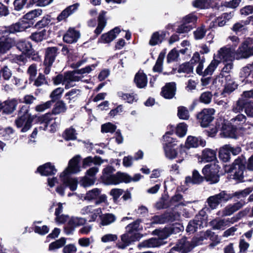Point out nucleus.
Returning a JSON list of instances; mask_svg holds the SVG:
<instances>
[{"mask_svg": "<svg viewBox=\"0 0 253 253\" xmlns=\"http://www.w3.org/2000/svg\"><path fill=\"white\" fill-rule=\"evenodd\" d=\"M235 59H236V51L234 48L228 45L220 48L214 54L213 59L207 68L206 74H212L220 62H232Z\"/></svg>", "mask_w": 253, "mask_h": 253, "instance_id": "obj_2", "label": "nucleus"}, {"mask_svg": "<svg viewBox=\"0 0 253 253\" xmlns=\"http://www.w3.org/2000/svg\"><path fill=\"white\" fill-rule=\"evenodd\" d=\"M205 62V58L204 56L202 57L201 61L198 63V65L196 68V72L200 75H203V76H206L208 75H211L212 74H206V71L207 68L203 71L204 68V64Z\"/></svg>", "mask_w": 253, "mask_h": 253, "instance_id": "obj_62", "label": "nucleus"}, {"mask_svg": "<svg viewBox=\"0 0 253 253\" xmlns=\"http://www.w3.org/2000/svg\"><path fill=\"white\" fill-rule=\"evenodd\" d=\"M81 156L77 155L73 157L69 162L68 168L60 175L61 181L68 186L71 191H75L77 188L78 181L75 178L70 176L71 173H76L79 172L80 167L79 162Z\"/></svg>", "mask_w": 253, "mask_h": 253, "instance_id": "obj_1", "label": "nucleus"}, {"mask_svg": "<svg viewBox=\"0 0 253 253\" xmlns=\"http://www.w3.org/2000/svg\"><path fill=\"white\" fill-rule=\"evenodd\" d=\"M17 46L24 54H30L33 50L31 43L26 40H21L18 42L17 43Z\"/></svg>", "mask_w": 253, "mask_h": 253, "instance_id": "obj_32", "label": "nucleus"}, {"mask_svg": "<svg viewBox=\"0 0 253 253\" xmlns=\"http://www.w3.org/2000/svg\"><path fill=\"white\" fill-rule=\"evenodd\" d=\"M253 55V39L244 40L236 50V59H246Z\"/></svg>", "mask_w": 253, "mask_h": 253, "instance_id": "obj_5", "label": "nucleus"}, {"mask_svg": "<svg viewBox=\"0 0 253 253\" xmlns=\"http://www.w3.org/2000/svg\"><path fill=\"white\" fill-rule=\"evenodd\" d=\"M86 220L82 217H73L69 220V225L73 228L83 225L86 222Z\"/></svg>", "mask_w": 253, "mask_h": 253, "instance_id": "obj_47", "label": "nucleus"}, {"mask_svg": "<svg viewBox=\"0 0 253 253\" xmlns=\"http://www.w3.org/2000/svg\"><path fill=\"white\" fill-rule=\"evenodd\" d=\"M17 103V101L15 99H8L3 102H0L1 111L5 114H10L15 110Z\"/></svg>", "mask_w": 253, "mask_h": 253, "instance_id": "obj_19", "label": "nucleus"}, {"mask_svg": "<svg viewBox=\"0 0 253 253\" xmlns=\"http://www.w3.org/2000/svg\"><path fill=\"white\" fill-rule=\"evenodd\" d=\"M102 203H104L106 206L109 205L107 197L105 194H101L95 201L94 205L86 206L83 208L81 210V213L82 215H87L89 222L95 221L97 217L100 216L102 213V209L97 207V206Z\"/></svg>", "mask_w": 253, "mask_h": 253, "instance_id": "obj_3", "label": "nucleus"}, {"mask_svg": "<svg viewBox=\"0 0 253 253\" xmlns=\"http://www.w3.org/2000/svg\"><path fill=\"white\" fill-rule=\"evenodd\" d=\"M230 152L228 149L227 145H225L220 149L219 152V157L220 159H221L223 162H228L230 159Z\"/></svg>", "mask_w": 253, "mask_h": 253, "instance_id": "obj_44", "label": "nucleus"}, {"mask_svg": "<svg viewBox=\"0 0 253 253\" xmlns=\"http://www.w3.org/2000/svg\"><path fill=\"white\" fill-rule=\"evenodd\" d=\"M166 36L164 31L155 32L152 35L149 43L151 46H155L161 43Z\"/></svg>", "mask_w": 253, "mask_h": 253, "instance_id": "obj_30", "label": "nucleus"}, {"mask_svg": "<svg viewBox=\"0 0 253 253\" xmlns=\"http://www.w3.org/2000/svg\"><path fill=\"white\" fill-rule=\"evenodd\" d=\"M246 121V116L243 114H239L230 120V124L237 127L245 124Z\"/></svg>", "mask_w": 253, "mask_h": 253, "instance_id": "obj_45", "label": "nucleus"}, {"mask_svg": "<svg viewBox=\"0 0 253 253\" xmlns=\"http://www.w3.org/2000/svg\"><path fill=\"white\" fill-rule=\"evenodd\" d=\"M105 12L102 11L99 15L98 26L95 30V33L97 35L100 34L106 26V22L105 19Z\"/></svg>", "mask_w": 253, "mask_h": 253, "instance_id": "obj_40", "label": "nucleus"}, {"mask_svg": "<svg viewBox=\"0 0 253 253\" xmlns=\"http://www.w3.org/2000/svg\"><path fill=\"white\" fill-rule=\"evenodd\" d=\"M239 103H244L246 105L253 103V90L244 91L239 99Z\"/></svg>", "mask_w": 253, "mask_h": 253, "instance_id": "obj_38", "label": "nucleus"}, {"mask_svg": "<svg viewBox=\"0 0 253 253\" xmlns=\"http://www.w3.org/2000/svg\"><path fill=\"white\" fill-rule=\"evenodd\" d=\"M134 82L136 86L140 88L145 87L147 84L146 75L142 71H139L135 75Z\"/></svg>", "mask_w": 253, "mask_h": 253, "instance_id": "obj_28", "label": "nucleus"}, {"mask_svg": "<svg viewBox=\"0 0 253 253\" xmlns=\"http://www.w3.org/2000/svg\"><path fill=\"white\" fill-rule=\"evenodd\" d=\"M187 131V126L184 123L179 124L176 128V133L179 137H183Z\"/></svg>", "mask_w": 253, "mask_h": 253, "instance_id": "obj_55", "label": "nucleus"}, {"mask_svg": "<svg viewBox=\"0 0 253 253\" xmlns=\"http://www.w3.org/2000/svg\"><path fill=\"white\" fill-rule=\"evenodd\" d=\"M165 56L163 52H161L156 61V63L153 68V70L155 72H161L162 70L163 63Z\"/></svg>", "mask_w": 253, "mask_h": 253, "instance_id": "obj_52", "label": "nucleus"}, {"mask_svg": "<svg viewBox=\"0 0 253 253\" xmlns=\"http://www.w3.org/2000/svg\"><path fill=\"white\" fill-rule=\"evenodd\" d=\"M79 6V3H75L71 5L64 9L57 17L58 21H61L66 19L71 14L76 11Z\"/></svg>", "mask_w": 253, "mask_h": 253, "instance_id": "obj_29", "label": "nucleus"}, {"mask_svg": "<svg viewBox=\"0 0 253 253\" xmlns=\"http://www.w3.org/2000/svg\"><path fill=\"white\" fill-rule=\"evenodd\" d=\"M39 121L44 126L43 130L55 132L60 123V120L51 114H45L39 118Z\"/></svg>", "mask_w": 253, "mask_h": 253, "instance_id": "obj_8", "label": "nucleus"}, {"mask_svg": "<svg viewBox=\"0 0 253 253\" xmlns=\"http://www.w3.org/2000/svg\"><path fill=\"white\" fill-rule=\"evenodd\" d=\"M219 167L215 164L207 165L203 169L202 172L205 178L211 183H215L219 181Z\"/></svg>", "mask_w": 253, "mask_h": 253, "instance_id": "obj_11", "label": "nucleus"}, {"mask_svg": "<svg viewBox=\"0 0 253 253\" xmlns=\"http://www.w3.org/2000/svg\"><path fill=\"white\" fill-rule=\"evenodd\" d=\"M231 198V196L225 191H222L217 194L209 197L207 202L208 206L211 210H214L216 209L221 202H226Z\"/></svg>", "mask_w": 253, "mask_h": 253, "instance_id": "obj_10", "label": "nucleus"}, {"mask_svg": "<svg viewBox=\"0 0 253 253\" xmlns=\"http://www.w3.org/2000/svg\"><path fill=\"white\" fill-rule=\"evenodd\" d=\"M114 171V169L111 166H108L103 169L101 178L105 184L116 185L118 184L117 173L113 174Z\"/></svg>", "mask_w": 253, "mask_h": 253, "instance_id": "obj_14", "label": "nucleus"}, {"mask_svg": "<svg viewBox=\"0 0 253 253\" xmlns=\"http://www.w3.org/2000/svg\"><path fill=\"white\" fill-rule=\"evenodd\" d=\"M80 33L74 29L70 28L63 37L65 42L72 43L76 42L80 38Z\"/></svg>", "mask_w": 253, "mask_h": 253, "instance_id": "obj_24", "label": "nucleus"}, {"mask_svg": "<svg viewBox=\"0 0 253 253\" xmlns=\"http://www.w3.org/2000/svg\"><path fill=\"white\" fill-rule=\"evenodd\" d=\"M158 233V237L152 238L143 241L138 245L139 248H155L163 244V240L166 239L169 236V233L165 230L161 231L156 230Z\"/></svg>", "mask_w": 253, "mask_h": 253, "instance_id": "obj_7", "label": "nucleus"}, {"mask_svg": "<svg viewBox=\"0 0 253 253\" xmlns=\"http://www.w3.org/2000/svg\"><path fill=\"white\" fill-rule=\"evenodd\" d=\"M117 235L113 234H106L102 236L101 241L103 243H108L115 241L117 240Z\"/></svg>", "mask_w": 253, "mask_h": 253, "instance_id": "obj_64", "label": "nucleus"}, {"mask_svg": "<svg viewBox=\"0 0 253 253\" xmlns=\"http://www.w3.org/2000/svg\"><path fill=\"white\" fill-rule=\"evenodd\" d=\"M97 66V64H93L91 65L87 66L84 68L75 71L72 74H75V75L77 76V74L84 75L85 74H89L92 71L94 70L95 68Z\"/></svg>", "mask_w": 253, "mask_h": 253, "instance_id": "obj_49", "label": "nucleus"}, {"mask_svg": "<svg viewBox=\"0 0 253 253\" xmlns=\"http://www.w3.org/2000/svg\"><path fill=\"white\" fill-rule=\"evenodd\" d=\"M206 224L207 218L202 216L201 213H200L195 216L193 220L189 222L186 231L190 234L193 233L198 229H200L203 228L204 226H206Z\"/></svg>", "mask_w": 253, "mask_h": 253, "instance_id": "obj_12", "label": "nucleus"}, {"mask_svg": "<svg viewBox=\"0 0 253 253\" xmlns=\"http://www.w3.org/2000/svg\"><path fill=\"white\" fill-rule=\"evenodd\" d=\"M244 163L241 160H236L233 164L231 172L234 173V178L238 180H242L244 170L245 169Z\"/></svg>", "mask_w": 253, "mask_h": 253, "instance_id": "obj_17", "label": "nucleus"}, {"mask_svg": "<svg viewBox=\"0 0 253 253\" xmlns=\"http://www.w3.org/2000/svg\"><path fill=\"white\" fill-rule=\"evenodd\" d=\"M216 159V152L214 150L206 148L203 150L201 157H199V162L202 163L211 162Z\"/></svg>", "mask_w": 253, "mask_h": 253, "instance_id": "obj_25", "label": "nucleus"}, {"mask_svg": "<svg viewBox=\"0 0 253 253\" xmlns=\"http://www.w3.org/2000/svg\"><path fill=\"white\" fill-rule=\"evenodd\" d=\"M170 203L171 205L176 207L179 206H186L192 202L190 201H182V196L180 194H178L171 198Z\"/></svg>", "mask_w": 253, "mask_h": 253, "instance_id": "obj_39", "label": "nucleus"}, {"mask_svg": "<svg viewBox=\"0 0 253 253\" xmlns=\"http://www.w3.org/2000/svg\"><path fill=\"white\" fill-rule=\"evenodd\" d=\"M42 13V10L41 9H37L31 10V11L26 13L23 17V19L24 21L27 20L31 21L35 18L41 15Z\"/></svg>", "mask_w": 253, "mask_h": 253, "instance_id": "obj_46", "label": "nucleus"}, {"mask_svg": "<svg viewBox=\"0 0 253 253\" xmlns=\"http://www.w3.org/2000/svg\"><path fill=\"white\" fill-rule=\"evenodd\" d=\"M140 220H137L133 223L128 224L126 228V232H129L132 234L137 233V232L142 229V227L140 226Z\"/></svg>", "mask_w": 253, "mask_h": 253, "instance_id": "obj_43", "label": "nucleus"}, {"mask_svg": "<svg viewBox=\"0 0 253 253\" xmlns=\"http://www.w3.org/2000/svg\"><path fill=\"white\" fill-rule=\"evenodd\" d=\"M64 134L65 138L68 140H74L77 138L76 130L72 127L67 129L65 131Z\"/></svg>", "mask_w": 253, "mask_h": 253, "instance_id": "obj_63", "label": "nucleus"}, {"mask_svg": "<svg viewBox=\"0 0 253 253\" xmlns=\"http://www.w3.org/2000/svg\"><path fill=\"white\" fill-rule=\"evenodd\" d=\"M225 84L223 93H230L237 87V84L233 81L230 76H226L225 78Z\"/></svg>", "mask_w": 253, "mask_h": 253, "instance_id": "obj_33", "label": "nucleus"}, {"mask_svg": "<svg viewBox=\"0 0 253 253\" xmlns=\"http://www.w3.org/2000/svg\"><path fill=\"white\" fill-rule=\"evenodd\" d=\"M118 184L121 182L128 183L131 181V178L126 173L118 172L117 173Z\"/></svg>", "mask_w": 253, "mask_h": 253, "instance_id": "obj_58", "label": "nucleus"}, {"mask_svg": "<svg viewBox=\"0 0 253 253\" xmlns=\"http://www.w3.org/2000/svg\"><path fill=\"white\" fill-rule=\"evenodd\" d=\"M66 110L65 103L62 101L57 102L53 109L52 112L54 114H58L64 112Z\"/></svg>", "mask_w": 253, "mask_h": 253, "instance_id": "obj_51", "label": "nucleus"}, {"mask_svg": "<svg viewBox=\"0 0 253 253\" xmlns=\"http://www.w3.org/2000/svg\"><path fill=\"white\" fill-rule=\"evenodd\" d=\"M46 33V30H42L41 31L33 33L31 35L30 38L32 40L36 42H41L45 38Z\"/></svg>", "mask_w": 253, "mask_h": 253, "instance_id": "obj_48", "label": "nucleus"}, {"mask_svg": "<svg viewBox=\"0 0 253 253\" xmlns=\"http://www.w3.org/2000/svg\"><path fill=\"white\" fill-rule=\"evenodd\" d=\"M121 30L119 27H116L110 32L103 34L99 40V42L104 43H109L113 41L120 33Z\"/></svg>", "mask_w": 253, "mask_h": 253, "instance_id": "obj_21", "label": "nucleus"}, {"mask_svg": "<svg viewBox=\"0 0 253 253\" xmlns=\"http://www.w3.org/2000/svg\"><path fill=\"white\" fill-rule=\"evenodd\" d=\"M66 243V239L63 237L51 243L48 247L49 251H55L63 247Z\"/></svg>", "mask_w": 253, "mask_h": 253, "instance_id": "obj_42", "label": "nucleus"}, {"mask_svg": "<svg viewBox=\"0 0 253 253\" xmlns=\"http://www.w3.org/2000/svg\"><path fill=\"white\" fill-rule=\"evenodd\" d=\"M177 116L180 119L188 120L189 118L188 110L184 106H179L177 108Z\"/></svg>", "mask_w": 253, "mask_h": 253, "instance_id": "obj_50", "label": "nucleus"}, {"mask_svg": "<svg viewBox=\"0 0 253 253\" xmlns=\"http://www.w3.org/2000/svg\"><path fill=\"white\" fill-rule=\"evenodd\" d=\"M197 17L193 13L189 14L185 16L182 19V22H184L186 24L193 25L197 21Z\"/></svg>", "mask_w": 253, "mask_h": 253, "instance_id": "obj_59", "label": "nucleus"}, {"mask_svg": "<svg viewBox=\"0 0 253 253\" xmlns=\"http://www.w3.org/2000/svg\"><path fill=\"white\" fill-rule=\"evenodd\" d=\"M222 134L225 137L237 138V127L231 124H224L222 126Z\"/></svg>", "mask_w": 253, "mask_h": 253, "instance_id": "obj_22", "label": "nucleus"}, {"mask_svg": "<svg viewBox=\"0 0 253 253\" xmlns=\"http://www.w3.org/2000/svg\"><path fill=\"white\" fill-rule=\"evenodd\" d=\"M29 27H30V25L28 22L22 19L17 23L11 25L8 27L0 29V30H6V31H4V34L7 35L9 34H14L16 32H22Z\"/></svg>", "mask_w": 253, "mask_h": 253, "instance_id": "obj_16", "label": "nucleus"}, {"mask_svg": "<svg viewBox=\"0 0 253 253\" xmlns=\"http://www.w3.org/2000/svg\"><path fill=\"white\" fill-rule=\"evenodd\" d=\"M164 149L166 157L169 159H173L177 156V152L172 144H166Z\"/></svg>", "mask_w": 253, "mask_h": 253, "instance_id": "obj_36", "label": "nucleus"}, {"mask_svg": "<svg viewBox=\"0 0 253 253\" xmlns=\"http://www.w3.org/2000/svg\"><path fill=\"white\" fill-rule=\"evenodd\" d=\"M192 3L194 7L202 9L208 8L211 4V2L209 0H195Z\"/></svg>", "mask_w": 253, "mask_h": 253, "instance_id": "obj_54", "label": "nucleus"}, {"mask_svg": "<svg viewBox=\"0 0 253 253\" xmlns=\"http://www.w3.org/2000/svg\"><path fill=\"white\" fill-rule=\"evenodd\" d=\"M245 204V202L240 201L233 204L227 205L222 211V215H231L233 213L241 209Z\"/></svg>", "mask_w": 253, "mask_h": 253, "instance_id": "obj_23", "label": "nucleus"}, {"mask_svg": "<svg viewBox=\"0 0 253 253\" xmlns=\"http://www.w3.org/2000/svg\"><path fill=\"white\" fill-rule=\"evenodd\" d=\"M95 181V178L94 177H88L87 176H85L82 178V180L80 181L81 184L84 187H89L91 185H93Z\"/></svg>", "mask_w": 253, "mask_h": 253, "instance_id": "obj_61", "label": "nucleus"}, {"mask_svg": "<svg viewBox=\"0 0 253 253\" xmlns=\"http://www.w3.org/2000/svg\"><path fill=\"white\" fill-rule=\"evenodd\" d=\"M206 141L202 139L200 137H195L193 136H188L187 137L185 145L187 148H196L199 146L202 147L205 146Z\"/></svg>", "mask_w": 253, "mask_h": 253, "instance_id": "obj_20", "label": "nucleus"}, {"mask_svg": "<svg viewBox=\"0 0 253 253\" xmlns=\"http://www.w3.org/2000/svg\"><path fill=\"white\" fill-rule=\"evenodd\" d=\"M116 126L111 124L108 123L103 124L101 126V132L105 133H113L116 129Z\"/></svg>", "mask_w": 253, "mask_h": 253, "instance_id": "obj_60", "label": "nucleus"}, {"mask_svg": "<svg viewBox=\"0 0 253 253\" xmlns=\"http://www.w3.org/2000/svg\"><path fill=\"white\" fill-rule=\"evenodd\" d=\"M193 67L192 66L191 63L187 62L180 65L178 69V72L190 74L193 72Z\"/></svg>", "mask_w": 253, "mask_h": 253, "instance_id": "obj_53", "label": "nucleus"}, {"mask_svg": "<svg viewBox=\"0 0 253 253\" xmlns=\"http://www.w3.org/2000/svg\"><path fill=\"white\" fill-rule=\"evenodd\" d=\"M57 48L55 47H48L46 49L44 63L52 65L56 56Z\"/></svg>", "mask_w": 253, "mask_h": 253, "instance_id": "obj_31", "label": "nucleus"}, {"mask_svg": "<svg viewBox=\"0 0 253 253\" xmlns=\"http://www.w3.org/2000/svg\"><path fill=\"white\" fill-rule=\"evenodd\" d=\"M203 177L197 170H193L192 177L187 176L185 178V183L186 184H199L203 181Z\"/></svg>", "mask_w": 253, "mask_h": 253, "instance_id": "obj_34", "label": "nucleus"}, {"mask_svg": "<svg viewBox=\"0 0 253 253\" xmlns=\"http://www.w3.org/2000/svg\"><path fill=\"white\" fill-rule=\"evenodd\" d=\"M99 217L101 218V224L103 226L110 224L116 220L115 215L111 213L101 214Z\"/></svg>", "mask_w": 253, "mask_h": 253, "instance_id": "obj_41", "label": "nucleus"}, {"mask_svg": "<svg viewBox=\"0 0 253 253\" xmlns=\"http://www.w3.org/2000/svg\"><path fill=\"white\" fill-rule=\"evenodd\" d=\"M119 97L127 103H132L136 99V97L133 94L125 93L122 92L118 93Z\"/></svg>", "mask_w": 253, "mask_h": 253, "instance_id": "obj_57", "label": "nucleus"}, {"mask_svg": "<svg viewBox=\"0 0 253 253\" xmlns=\"http://www.w3.org/2000/svg\"><path fill=\"white\" fill-rule=\"evenodd\" d=\"M101 190L98 188H94L91 190L88 191L84 197V200L88 201H91L92 200L99 198V196H101Z\"/></svg>", "mask_w": 253, "mask_h": 253, "instance_id": "obj_37", "label": "nucleus"}, {"mask_svg": "<svg viewBox=\"0 0 253 253\" xmlns=\"http://www.w3.org/2000/svg\"><path fill=\"white\" fill-rule=\"evenodd\" d=\"M51 22V19L49 15L44 16L42 19L38 21L35 25L37 28H42L48 26Z\"/></svg>", "mask_w": 253, "mask_h": 253, "instance_id": "obj_56", "label": "nucleus"}, {"mask_svg": "<svg viewBox=\"0 0 253 253\" xmlns=\"http://www.w3.org/2000/svg\"><path fill=\"white\" fill-rule=\"evenodd\" d=\"M140 238V234L138 233H134L132 234L129 232H127L121 237V241L117 244V246L119 249H124L127 247L131 242L139 240Z\"/></svg>", "mask_w": 253, "mask_h": 253, "instance_id": "obj_15", "label": "nucleus"}, {"mask_svg": "<svg viewBox=\"0 0 253 253\" xmlns=\"http://www.w3.org/2000/svg\"><path fill=\"white\" fill-rule=\"evenodd\" d=\"M37 171L42 175L47 176L48 175L55 174L57 171L54 166L51 163H47L44 165L40 166Z\"/></svg>", "mask_w": 253, "mask_h": 253, "instance_id": "obj_27", "label": "nucleus"}, {"mask_svg": "<svg viewBox=\"0 0 253 253\" xmlns=\"http://www.w3.org/2000/svg\"><path fill=\"white\" fill-rule=\"evenodd\" d=\"M103 163V160H101L100 157H95L92 158L89 156L84 159L83 162V167L85 168L91 166L92 164L99 166Z\"/></svg>", "mask_w": 253, "mask_h": 253, "instance_id": "obj_35", "label": "nucleus"}, {"mask_svg": "<svg viewBox=\"0 0 253 253\" xmlns=\"http://www.w3.org/2000/svg\"><path fill=\"white\" fill-rule=\"evenodd\" d=\"M215 110L212 108L204 109L197 115V118L202 127H207L212 121Z\"/></svg>", "mask_w": 253, "mask_h": 253, "instance_id": "obj_13", "label": "nucleus"}, {"mask_svg": "<svg viewBox=\"0 0 253 253\" xmlns=\"http://www.w3.org/2000/svg\"><path fill=\"white\" fill-rule=\"evenodd\" d=\"M6 30H0V53L3 54L9 50L12 46L13 42L11 39L6 37L4 34Z\"/></svg>", "mask_w": 253, "mask_h": 253, "instance_id": "obj_18", "label": "nucleus"}, {"mask_svg": "<svg viewBox=\"0 0 253 253\" xmlns=\"http://www.w3.org/2000/svg\"><path fill=\"white\" fill-rule=\"evenodd\" d=\"M176 87L174 83H170L167 84L162 89L161 93L166 98H172L175 92Z\"/></svg>", "mask_w": 253, "mask_h": 253, "instance_id": "obj_26", "label": "nucleus"}, {"mask_svg": "<svg viewBox=\"0 0 253 253\" xmlns=\"http://www.w3.org/2000/svg\"><path fill=\"white\" fill-rule=\"evenodd\" d=\"M81 78L75 75V74L67 73L64 77L62 75L57 76L54 79V83L56 84L62 83L66 89L69 88L75 85V82L80 81Z\"/></svg>", "mask_w": 253, "mask_h": 253, "instance_id": "obj_9", "label": "nucleus"}, {"mask_svg": "<svg viewBox=\"0 0 253 253\" xmlns=\"http://www.w3.org/2000/svg\"><path fill=\"white\" fill-rule=\"evenodd\" d=\"M249 211V209H245L238 212L234 217L224 219L215 218L211 221L210 223L213 229L224 230L226 226H230L231 224L237 222L241 218L247 215Z\"/></svg>", "mask_w": 253, "mask_h": 253, "instance_id": "obj_4", "label": "nucleus"}, {"mask_svg": "<svg viewBox=\"0 0 253 253\" xmlns=\"http://www.w3.org/2000/svg\"><path fill=\"white\" fill-rule=\"evenodd\" d=\"M33 120V117L29 114L28 111L25 110L23 112V108L19 113V117L15 120V124L17 127H22L21 132H27L31 127Z\"/></svg>", "mask_w": 253, "mask_h": 253, "instance_id": "obj_6", "label": "nucleus"}]
</instances>
